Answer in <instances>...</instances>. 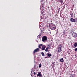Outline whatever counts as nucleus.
<instances>
[{
  "mask_svg": "<svg viewBox=\"0 0 77 77\" xmlns=\"http://www.w3.org/2000/svg\"><path fill=\"white\" fill-rule=\"evenodd\" d=\"M49 27L52 30H54L56 29V25L54 24H51L49 25Z\"/></svg>",
  "mask_w": 77,
  "mask_h": 77,
  "instance_id": "f257e3e1",
  "label": "nucleus"
},
{
  "mask_svg": "<svg viewBox=\"0 0 77 77\" xmlns=\"http://www.w3.org/2000/svg\"><path fill=\"white\" fill-rule=\"evenodd\" d=\"M62 47V45L61 44H60L58 48V52H59V53H60V52H61L62 51V50L61 48Z\"/></svg>",
  "mask_w": 77,
  "mask_h": 77,
  "instance_id": "f03ea898",
  "label": "nucleus"
},
{
  "mask_svg": "<svg viewBox=\"0 0 77 77\" xmlns=\"http://www.w3.org/2000/svg\"><path fill=\"white\" fill-rule=\"evenodd\" d=\"M47 36H44L42 38V41L43 42H46L47 41Z\"/></svg>",
  "mask_w": 77,
  "mask_h": 77,
  "instance_id": "7ed1b4c3",
  "label": "nucleus"
},
{
  "mask_svg": "<svg viewBox=\"0 0 77 77\" xmlns=\"http://www.w3.org/2000/svg\"><path fill=\"white\" fill-rule=\"evenodd\" d=\"M72 36L74 38H76L77 36V34L75 32H73L72 35Z\"/></svg>",
  "mask_w": 77,
  "mask_h": 77,
  "instance_id": "20e7f679",
  "label": "nucleus"
},
{
  "mask_svg": "<svg viewBox=\"0 0 77 77\" xmlns=\"http://www.w3.org/2000/svg\"><path fill=\"white\" fill-rule=\"evenodd\" d=\"M39 51V48H37L34 51L33 53L34 54H35L36 53V52H38V51Z\"/></svg>",
  "mask_w": 77,
  "mask_h": 77,
  "instance_id": "39448f33",
  "label": "nucleus"
},
{
  "mask_svg": "<svg viewBox=\"0 0 77 77\" xmlns=\"http://www.w3.org/2000/svg\"><path fill=\"white\" fill-rule=\"evenodd\" d=\"M46 47L45 45H43L42 46L41 49L42 50H45V48Z\"/></svg>",
  "mask_w": 77,
  "mask_h": 77,
  "instance_id": "423d86ee",
  "label": "nucleus"
},
{
  "mask_svg": "<svg viewBox=\"0 0 77 77\" xmlns=\"http://www.w3.org/2000/svg\"><path fill=\"white\" fill-rule=\"evenodd\" d=\"M43 45V44H40L39 45H38V48H40V49H41V47H42V46Z\"/></svg>",
  "mask_w": 77,
  "mask_h": 77,
  "instance_id": "0eeeda50",
  "label": "nucleus"
},
{
  "mask_svg": "<svg viewBox=\"0 0 77 77\" xmlns=\"http://www.w3.org/2000/svg\"><path fill=\"white\" fill-rule=\"evenodd\" d=\"M40 75H41V72H39L38 73V74L37 75V77H39Z\"/></svg>",
  "mask_w": 77,
  "mask_h": 77,
  "instance_id": "6e6552de",
  "label": "nucleus"
},
{
  "mask_svg": "<svg viewBox=\"0 0 77 77\" xmlns=\"http://www.w3.org/2000/svg\"><path fill=\"white\" fill-rule=\"evenodd\" d=\"M60 61L61 62H63L64 61V60L63 58H61L60 59Z\"/></svg>",
  "mask_w": 77,
  "mask_h": 77,
  "instance_id": "1a4fd4ad",
  "label": "nucleus"
},
{
  "mask_svg": "<svg viewBox=\"0 0 77 77\" xmlns=\"http://www.w3.org/2000/svg\"><path fill=\"white\" fill-rule=\"evenodd\" d=\"M47 54V56L48 57H50V56H51V54H49V53H48Z\"/></svg>",
  "mask_w": 77,
  "mask_h": 77,
  "instance_id": "9d476101",
  "label": "nucleus"
},
{
  "mask_svg": "<svg viewBox=\"0 0 77 77\" xmlns=\"http://www.w3.org/2000/svg\"><path fill=\"white\" fill-rule=\"evenodd\" d=\"M70 15L71 16V18L73 17V13L72 12L70 13Z\"/></svg>",
  "mask_w": 77,
  "mask_h": 77,
  "instance_id": "9b49d317",
  "label": "nucleus"
},
{
  "mask_svg": "<svg viewBox=\"0 0 77 77\" xmlns=\"http://www.w3.org/2000/svg\"><path fill=\"white\" fill-rule=\"evenodd\" d=\"M48 48H46L45 49V51H46V52H49V51L48 50Z\"/></svg>",
  "mask_w": 77,
  "mask_h": 77,
  "instance_id": "f8f14e48",
  "label": "nucleus"
},
{
  "mask_svg": "<svg viewBox=\"0 0 77 77\" xmlns=\"http://www.w3.org/2000/svg\"><path fill=\"white\" fill-rule=\"evenodd\" d=\"M74 19L72 18H71L70 19V21L71 22H74Z\"/></svg>",
  "mask_w": 77,
  "mask_h": 77,
  "instance_id": "ddd939ff",
  "label": "nucleus"
},
{
  "mask_svg": "<svg viewBox=\"0 0 77 77\" xmlns=\"http://www.w3.org/2000/svg\"><path fill=\"white\" fill-rule=\"evenodd\" d=\"M74 47H77V43H75L74 45Z\"/></svg>",
  "mask_w": 77,
  "mask_h": 77,
  "instance_id": "4468645a",
  "label": "nucleus"
},
{
  "mask_svg": "<svg viewBox=\"0 0 77 77\" xmlns=\"http://www.w3.org/2000/svg\"><path fill=\"white\" fill-rule=\"evenodd\" d=\"M41 54L43 56H44V52H41Z\"/></svg>",
  "mask_w": 77,
  "mask_h": 77,
  "instance_id": "2eb2a0df",
  "label": "nucleus"
},
{
  "mask_svg": "<svg viewBox=\"0 0 77 77\" xmlns=\"http://www.w3.org/2000/svg\"><path fill=\"white\" fill-rule=\"evenodd\" d=\"M54 63L53 62L52 64V66H54Z\"/></svg>",
  "mask_w": 77,
  "mask_h": 77,
  "instance_id": "dca6fc26",
  "label": "nucleus"
},
{
  "mask_svg": "<svg viewBox=\"0 0 77 77\" xmlns=\"http://www.w3.org/2000/svg\"><path fill=\"white\" fill-rule=\"evenodd\" d=\"M46 48H47L48 49H50V48L51 47H50V46L49 45Z\"/></svg>",
  "mask_w": 77,
  "mask_h": 77,
  "instance_id": "f3484780",
  "label": "nucleus"
},
{
  "mask_svg": "<svg viewBox=\"0 0 77 77\" xmlns=\"http://www.w3.org/2000/svg\"><path fill=\"white\" fill-rule=\"evenodd\" d=\"M77 20L74 19L73 22H77Z\"/></svg>",
  "mask_w": 77,
  "mask_h": 77,
  "instance_id": "a211bd4d",
  "label": "nucleus"
},
{
  "mask_svg": "<svg viewBox=\"0 0 77 77\" xmlns=\"http://www.w3.org/2000/svg\"><path fill=\"white\" fill-rule=\"evenodd\" d=\"M60 3H61V4H62V3H63V1L62 0H60Z\"/></svg>",
  "mask_w": 77,
  "mask_h": 77,
  "instance_id": "6ab92c4d",
  "label": "nucleus"
},
{
  "mask_svg": "<svg viewBox=\"0 0 77 77\" xmlns=\"http://www.w3.org/2000/svg\"><path fill=\"white\" fill-rule=\"evenodd\" d=\"M40 36H41V35H39L37 36V38H40Z\"/></svg>",
  "mask_w": 77,
  "mask_h": 77,
  "instance_id": "aec40b11",
  "label": "nucleus"
},
{
  "mask_svg": "<svg viewBox=\"0 0 77 77\" xmlns=\"http://www.w3.org/2000/svg\"><path fill=\"white\" fill-rule=\"evenodd\" d=\"M41 64H40L39 65V68H41Z\"/></svg>",
  "mask_w": 77,
  "mask_h": 77,
  "instance_id": "412c9836",
  "label": "nucleus"
},
{
  "mask_svg": "<svg viewBox=\"0 0 77 77\" xmlns=\"http://www.w3.org/2000/svg\"><path fill=\"white\" fill-rule=\"evenodd\" d=\"M75 51H77V48L75 49Z\"/></svg>",
  "mask_w": 77,
  "mask_h": 77,
  "instance_id": "4be33fe9",
  "label": "nucleus"
},
{
  "mask_svg": "<svg viewBox=\"0 0 77 77\" xmlns=\"http://www.w3.org/2000/svg\"><path fill=\"white\" fill-rule=\"evenodd\" d=\"M33 74L34 75H36V73L35 72H34Z\"/></svg>",
  "mask_w": 77,
  "mask_h": 77,
  "instance_id": "5701e85b",
  "label": "nucleus"
},
{
  "mask_svg": "<svg viewBox=\"0 0 77 77\" xmlns=\"http://www.w3.org/2000/svg\"><path fill=\"white\" fill-rule=\"evenodd\" d=\"M39 77H42V75H40V76H39Z\"/></svg>",
  "mask_w": 77,
  "mask_h": 77,
  "instance_id": "b1692460",
  "label": "nucleus"
},
{
  "mask_svg": "<svg viewBox=\"0 0 77 77\" xmlns=\"http://www.w3.org/2000/svg\"><path fill=\"white\" fill-rule=\"evenodd\" d=\"M72 77H75V75H73L72 76Z\"/></svg>",
  "mask_w": 77,
  "mask_h": 77,
  "instance_id": "393cba45",
  "label": "nucleus"
},
{
  "mask_svg": "<svg viewBox=\"0 0 77 77\" xmlns=\"http://www.w3.org/2000/svg\"><path fill=\"white\" fill-rule=\"evenodd\" d=\"M58 9H58V10H58V12H59V9H60V8H59Z\"/></svg>",
  "mask_w": 77,
  "mask_h": 77,
  "instance_id": "a878e982",
  "label": "nucleus"
},
{
  "mask_svg": "<svg viewBox=\"0 0 77 77\" xmlns=\"http://www.w3.org/2000/svg\"><path fill=\"white\" fill-rule=\"evenodd\" d=\"M41 19L42 20V19H43V18H42V17H41Z\"/></svg>",
  "mask_w": 77,
  "mask_h": 77,
  "instance_id": "bb28decb",
  "label": "nucleus"
},
{
  "mask_svg": "<svg viewBox=\"0 0 77 77\" xmlns=\"http://www.w3.org/2000/svg\"><path fill=\"white\" fill-rule=\"evenodd\" d=\"M45 58H47V57H45Z\"/></svg>",
  "mask_w": 77,
  "mask_h": 77,
  "instance_id": "cd10ccee",
  "label": "nucleus"
},
{
  "mask_svg": "<svg viewBox=\"0 0 77 77\" xmlns=\"http://www.w3.org/2000/svg\"><path fill=\"white\" fill-rule=\"evenodd\" d=\"M68 54H70V53H68Z\"/></svg>",
  "mask_w": 77,
  "mask_h": 77,
  "instance_id": "c85d7f7f",
  "label": "nucleus"
},
{
  "mask_svg": "<svg viewBox=\"0 0 77 77\" xmlns=\"http://www.w3.org/2000/svg\"><path fill=\"white\" fill-rule=\"evenodd\" d=\"M40 10H41V8H40Z\"/></svg>",
  "mask_w": 77,
  "mask_h": 77,
  "instance_id": "c756f323",
  "label": "nucleus"
},
{
  "mask_svg": "<svg viewBox=\"0 0 77 77\" xmlns=\"http://www.w3.org/2000/svg\"><path fill=\"white\" fill-rule=\"evenodd\" d=\"M59 77H62V76H60Z\"/></svg>",
  "mask_w": 77,
  "mask_h": 77,
  "instance_id": "7c9ffc66",
  "label": "nucleus"
}]
</instances>
